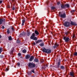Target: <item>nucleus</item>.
I'll use <instances>...</instances> for the list:
<instances>
[{"label":"nucleus","instance_id":"f257e3e1","mask_svg":"<svg viewBox=\"0 0 77 77\" xmlns=\"http://www.w3.org/2000/svg\"><path fill=\"white\" fill-rule=\"evenodd\" d=\"M43 52L44 53H47V54H50L51 53V50L48 49H47L45 48H44V49L42 50Z\"/></svg>","mask_w":77,"mask_h":77},{"label":"nucleus","instance_id":"f03ea898","mask_svg":"<svg viewBox=\"0 0 77 77\" xmlns=\"http://www.w3.org/2000/svg\"><path fill=\"white\" fill-rule=\"evenodd\" d=\"M30 39H33V40H35V41L38 40V38H37V37H35V34L34 33L32 34V35L30 37Z\"/></svg>","mask_w":77,"mask_h":77},{"label":"nucleus","instance_id":"7ed1b4c3","mask_svg":"<svg viewBox=\"0 0 77 77\" xmlns=\"http://www.w3.org/2000/svg\"><path fill=\"white\" fill-rule=\"evenodd\" d=\"M35 65L33 63H28V66L30 68H34L35 67Z\"/></svg>","mask_w":77,"mask_h":77},{"label":"nucleus","instance_id":"20e7f679","mask_svg":"<svg viewBox=\"0 0 77 77\" xmlns=\"http://www.w3.org/2000/svg\"><path fill=\"white\" fill-rule=\"evenodd\" d=\"M63 39L65 40V42H68L70 40V39H69V38L66 37V36H64L63 38Z\"/></svg>","mask_w":77,"mask_h":77},{"label":"nucleus","instance_id":"39448f33","mask_svg":"<svg viewBox=\"0 0 77 77\" xmlns=\"http://www.w3.org/2000/svg\"><path fill=\"white\" fill-rule=\"evenodd\" d=\"M64 26L65 27H69L70 26V23L68 22H65L64 23Z\"/></svg>","mask_w":77,"mask_h":77},{"label":"nucleus","instance_id":"423d86ee","mask_svg":"<svg viewBox=\"0 0 77 77\" xmlns=\"http://www.w3.org/2000/svg\"><path fill=\"white\" fill-rule=\"evenodd\" d=\"M4 21V23H5V19H4L3 20L2 19H0V24H2Z\"/></svg>","mask_w":77,"mask_h":77},{"label":"nucleus","instance_id":"0eeeda50","mask_svg":"<svg viewBox=\"0 0 77 77\" xmlns=\"http://www.w3.org/2000/svg\"><path fill=\"white\" fill-rule=\"evenodd\" d=\"M60 60H59L57 65L56 66V68H59L60 64Z\"/></svg>","mask_w":77,"mask_h":77},{"label":"nucleus","instance_id":"6e6552de","mask_svg":"<svg viewBox=\"0 0 77 77\" xmlns=\"http://www.w3.org/2000/svg\"><path fill=\"white\" fill-rule=\"evenodd\" d=\"M60 17L61 18H65L66 17V14L65 13H64L63 14H61L60 15Z\"/></svg>","mask_w":77,"mask_h":77},{"label":"nucleus","instance_id":"1a4fd4ad","mask_svg":"<svg viewBox=\"0 0 77 77\" xmlns=\"http://www.w3.org/2000/svg\"><path fill=\"white\" fill-rule=\"evenodd\" d=\"M70 75L71 77H74V72H70Z\"/></svg>","mask_w":77,"mask_h":77},{"label":"nucleus","instance_id":"9d476101","mask_svg":"<svg viewBox=\"0 0 77 77\" xmlns=\"http://www.w3.org/2000/svg\"><path fill=\"white\" fill-rule=\"evenodd\" d=\"M70 24L74 26H77V23H76L72 21L71 22Z\"/></svg>","mask_w":77,"mask_h":77},{"label":"nucleus","instance_id":"9b49d317","mask_svg":"<svg viewBox=\"0 0 77 77\" xmlns=\"http://www.w3.org/2000/svg\"><path fill=\"white\" fill-rule=\"evenodd\" d=\"M26 33L23 32V33L21 34H20V35L19 36V37H21V36H24L25 35Z\"/></svg>","mask_w":77,"mask_h":77},{"label":"nucleus","instance_id":"f8f14e48","mask_svg":"<svg viewBox=\"0 0 77 77\" xmlns=\"http://www.w3.org/2000/svg\"><path fill=\"white\" fill-rule=\"evenodd\" d=\"M34 59V57H33V56H32L29 59V61H30V62H31V61H32V60H33Z\"/></svg>","mask_w":77,"mask_h":77},{"label":"nucleus","instance_id":"ddd939ff","mask_svg":"<svg viewBox=\"0 0 77 77\" xmlns=\"http://www.w3.org/2000/svg\"><path fill=\"white\" fill-rule=\"evenodd\" d=\"M59 44L56 43L55 45L54 46V48H55L56 47H59Z\"/></svg>","mask_w":77,"mask_h":77},{"label":"nucleus","instance_id":"4468645a","mask_svg":"<svg viewBox=\"0 0 77 77\" xmlns=\"http://www.w3.org/2000/svg\"><path fill=\"white\" fill-rule=\"evenodd\" d=\"M30 57V55H26V59H29Z\"/></svg>","mask_w":77,"mask_h":77},{"label":"nucleus","instance_id":"2eb2a0df","mask_svg":"<svg viewBox=\"0 0 77 77\" xmlns=\"http://www.w3.org/2000/svg\"><path fill=\"white\" fill-rule=\"evenodd\" d=\"M42 42V40H38L36 42V44H38L39 42Z\"/></svg>","mask_w":77,"mask_h":77},{"label":"nucleus","instance_id":"dca6fc26","mask_svg":"<svg viewBox=\"0 0 77 77\" xmlns=\"http://www.w3.org/2000/svg\"><path fill=\"white\" fill-rule=\"evenodd\" d=\"M61 7L62 9H65V5H61Z\"/></svg>","mask_w":77,"mask_h":77},{"label":"nucleus","instance_id":"f3484780","mask_svg":"<svg viewBox=\"0 0 77 77\" xmlns=\"http://www.w3.org/2000/svg\"><path fill=\"white\" fill-rule=\"evenodd\" d=\"M35 33L37 35H38L39 34V32H38V31L37 30H35Z\"/></svg>","mask_w":77,"mask_h":77},{"label":"nucleus","instance_id":"a211bd4d","mask_svg":"<svg viewBox=\"0 0 77 77\" xmlns=\"http://www.w3.org/2000/svg\"><path fill=\"white\" fill-rule=\"evenodd\" d=\"M22 26H24V23H25V20H23L22 21Z\"/></svg>","mask_w":77,"mask_h":77},{"label":"nucleus","instance_id":"6ab92c4d","mask_svg":"<svg viewBox=\"0 0 77 77\" xmlns=\"http://www.w3.org/2000/svg\"><path fill=\"white\" fill-rule=\"evenodd\" d=\"M8 39L9 41H12V37L11 36H10L8 37Z\"/></svg>","mask_w":77,"mask_h":77},{"label":"nucleus","instance_id":"aec40b11","mask_svg":"<svg viewBox=\"0 0 77 77\" xmlns=\"http://www.w3.org/2000/svg\"><path fill=\"white\" fill-rule=\"evenodd\" d=\"M32 74V72L30 71L28 73V75H31Z\"/></svg>","mask_w":77,"mask_h":77},{"label":"nucleus","instance_id":"412c9836","mask_svg":"<svg viewBox=\"0 0 77 77\" xmlns=\"http://www.w3.org/2000/svg\"><path fill=\"white\" fill-rule=\"evenodd\" d=\"M22 52L23 53H26L27 52V51L26 50V49H24L23 50Z\"/></svg>","mask_w":77,"mask_h":77},{"label":"nucleus","instance_id":"4be33fe9","mask_svg":"<svg viewBox=\"0 0 77 77\" xmlns=\"http://www.w3.org/2000/svg\"><path fill=\"white\" fill-rule=\"evenodd\" d=\"M65 7H67V8H69V5L68 4H66L65 5Z\"/></svg>","mask_w":77,"mask_h":77},{"label":"nucleus","instance_id":"5701e85b","mask_svg":"<svg viewBox=\"0 0 77 77\" xmlns=\"http://www.w3.org/2000/svg\"><path fill=\"white\" fill-rule=\"evenodd\" d=\"M44 45V43H41L40 44V45L41 46V47H43Z\"/></svg>","mask_w":77,"mask_h":77},{"label":"nucleus","instance_id":"b1692460","mask_svg":"<svg viewBox=\"0 0 77 77\" xmlns=\"http://www.w3.org/2000/svg\"><path fill=\"white\" fill-rule=\"evenodd\" d=\"M60 68H61V69H65V67H64V66H61L60 67Z\"/></svg>","mask_w":77,"mask_h":77},{"label":"nucleus","instance_id":"393cba45","mask_svg":"<svg viewBox=\"0 0 77 77\" xmlns=\"http://www.w3.org/2000/svg\"><path fill=\"white\" fill-rule=\"evenodd\" d=\"M27 32H28L27 33V36H29L30 35V32L28 30H27Z\"/></svg>","mask_w":77,"mask_h":77},{"label":"nucleus","instance_id":"a878e982","mask_svg":"<svg viewBox=\"0 0 77 77\" xmlns=\"http://www.w3.org/2000/svg\"><path fill=\"white\" fill-rule=\"evenodd\" d=\"M2 48H0V54H1V53H2V51H3V50H2Z\"/></svg>","mask_w":77,"mask_h":77},{"label":"nucleus","instance_id":"bb28decb","mask_svg":"<svg viewBox=\"0 0 77 77\" xmlns=\"http://www.w3.org/2000/svg\"><path fill=\"white\" fill-rule=\"evenodd\" d=\"M35 62H38L39 60H38V59H35Z\"/></svg>","mask_w":77,"mask_h":77},{"label":"nucleus","instance_id":"cd10ccee","mask_svg":"<svg viewBox=\"0 0 77 77\" xmlns=\"http://www.w3.org/2000/svg\"><path fill=\"white\" fill-rule=\"evenodd\" d=\"M7 32V33L9 34V33H10V31L9 30V29H8Z\"/></svg>","mask_w":77,"mask_h":77},{"label":"nucleus","instance_id":"c85d7f7f","mask_svg":"<svg viewBox=\"0 0 77 77\" xmlns=\"http://www.w3.org/2000/svg\"><path fill=\"white\" fill-rule=\"evenodd\" d=\"M17 43H20V40H19V39L18 38L17 39Z\"/></svg>","mask_w":77,"mask_h":77},{"label":"nucleus","instance_id":"c756f323","mask_svg":"<svg viewBox=\"0 0 77 77\" xmlns=\"http://www.w3.org/2000/svg\"><path fill=\"white\" fill-rule=\"evenodd\" d=\"M54 9H55V7H51V9L52 10H54Z\"/></svg>","mask_w":77,"mask_h":77},{"label":"nucleus","instance_id":"7c9ffc66","mask_svg":"<svg viewBox=\"0 0 77 77\" xmlns=\"http://www.w3.org/2000/svg\"><path fill=\"white\" fill-rule=\"evenodd\" d=\"M74 56H77V52H75V53H74Z\"/></svg>","mask_w":77,"mask_h":77},{"label":"nucleus","instance_id":"2f4dec72","mask_svg":"<svg viewBox=\"0 0 77 77\" xmlns=\"http://www.w3.org/2000/svg\"><path fill=\"white\" fill-rule=\"evenodd\" d=\"M31 72H33V73H35V70H34V69L31 70Z\"/></svg>","mask_w":77,"mask_h":77},{"label":"nucleus","instance_id":"473e14b6","mask_svg":"<svg viewBox=\"0 0 77 77\" xmlns=\"http://www.w3.org/2000/svg\"><path fill=\"white\" fill-rule=\"evenodd\" d=\"M4 57V56H3L2 55L0 56L1 58H2V59Z\"/></svg>","mask_w":77,"mask_h":77},{"label":"nucleus","instance_id":"72a5a7b5","mask_svg":"<svg viewBox=\"0 0 77 77\" xmlns=\"http://www.w3.org/2000/svg\"><path fill=\"white\" fill-rule=\"evenodd\" d=\"M20 65V63H17V65H18V66H19Z\"/></svg>","mask_w":77,"mask_h":77},{"label":"nucleus","instance_id":"f704fd0d","mask_svg":"<svg viewBox=\"0 0 77 77\" xmlns=\"http://www.w3.org/2000/svg\"><path fill=\"white\" fill-rule=\"evenodd\" d=\"M21 53H19L18 54V56H21Z\"/></svg>","mask_w":77,"mask_h":77},{"label":"nucleus","instance_id":"c9c22d12","mask_svg":"<svg viewBox=\"0 0 77 77\" xmlns=\"http://www.w3.org/2000/svg\"><path fill=\"white\" fill-rule=\"evenodd\" d=\"M8 70H9V69H8V68H7L6 69L5 71H8Z\"/></svg>","mask_w":77,"mask_h":77},{"label":"nucleus","instance_id":"e433bc0d","mask_svg":"<svg viewBox=\"0 0 77 77\" xmlns=\"http://www.w3.org/2000/svg\"><path fill=\"white\" fill-rule=\"evenodd\" d=\"M75 12V10H72L71 11V12Z\"/></svg>","mask_w":77,"mask_h":77},{"label":"nucleus","instance_id":"4c0bfd02","mask_svg":"<svg viewBox=\"0 0 77 77\" xmlns=\"http://www.w3.org/2000/svg\"><path fill=\"white\" fill-rule=\"evenodd\" d=\"M11 29H14V27H13V26H11Z\"/></svg>","mask_w":77,"mask_h":77},{"label":"nucleus","instance_id":"58836bf2","mask_svg":"<svg viewBox=\"0 0 77 77\" xmlns=\"http://www.w3.org/2000/svg\"><path fill=\"white\" fill-rule=\"evenodd\" d=\"M2 29H5V26H2Z\"/></svg>","mask_w":77,"mask_h":77},{"label":"nucleus","instance_id":"ea45409f","mask_svg":"<svg viewBox=\"0 0 77 77\" xmlns=\"http://www.w3.org/2000/svg\"><path fill=\"white\" fill-rule=\"evenodd\" d=\"M12 10H13V11H14V10H15V8L14 7H13L12 8Z\"/></svg>","mask_w":77,"mask_h":77},{"label":"nucleus","instance_id":"a19ab883","mask_svg":"<svg viewBox=\"0 0 77 77\" xmlns=\"http://www.w3.org/2000/svg\"><path fill=\"white\" fill-rule=\"evenodd\" d=\"M41 62H44V60H41Z\"/></svg>","mask_w":77,"mask_h":77},{"label":"nucleus","instance_id":"79ce46f5","mask_svg":"<svg viewBox=\"0 0 77 77\" xmlns=\"http://www.w3.org/2000/svg\"><path fill=\"white\" fill-rule=\"evenodd\" d=\"M59 4H60V2H57V5H59Z\"/></svg>","mask_w":77,"mask_h":77},{"label":"nucleus","instance_id":"37998d69","mask_svg":"<svg viewBox=\"0 0 77 77\" xmlns=\"http://www.w3.org/2000/svg\"><path fill=\"white\" fill-rule=\"evenodd\" d=\"M62 41L61 40V39H60V43H62Z\"/></svg>","mask_w":77,"mask_h":77},{"label":"nucleus","instance_id":"c03bdc74","mask_svg":"<svg viewBox=\"0 0 77 77\" xmlns=\"http://www.w3.org/2000/svg\"><path fill=\"white\" fill-rule=\"evenodd\" d=\"M3 2V1H0V4L2 3Z\"/></svg>","mask_w":77,"mask_h":77},{"label":"nucleus","instance_id":"a18cd8bd","mask_svg":"<svg viewBox=\"0 0 77 77\" xmlns=\"http://www.w3.org/2000/svg\"><path fill=\"white\" fill-rule=\"evenodd\" d=\"M75 37V35H73V38H74Z\"/></svg>","mask_w":77,"mask_h":77},{"label":"nucleus","instance_id":"49530a36","mask_svg":"<svg viewBox=\"0 0 77 77\" xmlns=\"http://www.w3.org/2000/svg\"><path fill=\"white\" fill-rule=\"evenodd\" d=\"M33 44L34 45H35V44H36L35 43V42H33Z\"/></svg>","mask_w":77,"mask_h":77},{"label":"nucleus","instance_id":"de8ad7c7","mask_svg":"<svg viewBox=\"0 0 77 77\" xmlns=\"http://www.w3.org/2000/svg\"><path fill=\"white\" fill-rule=\"evenodd\" d=\"M60 12H59V15H60Z\"/></svg>","mask_w":77,"mask_h":77},{"label":"nucleus","instance_id":"09e8293b","mask_svg":"<svg viewBox=\"0 0 77 77\" xmlns=\"http://www.w3.org/2000/svg\"><path fill=\"white\" fill-rule=\"evenodd\" d=\"M2 38V36L0 35V38Z\"/></svg>","mask_w":77,"mask_h":77},{"label":"nucleus","instance_id":"8fccbe9b","mask_svg":"<svg viewBox=\"0 0 77 77\" xmlns=\"http://www.w3.org/2000/svg\"><path fill=\"white\" fill-rule=\"evenodd\" d=\"M13 51H14V50H13V51H11V53H13Z\"/></svg>","mask_w":77,"mask_h":77},{"label":"nucleus","instance_id":"3c124183","mask_svg":"<svg viewBox=\"0 0 77 77\" xmlns=\"http://www.w3.org/2000/svg\"><path fill=\"white\" fill-rule=\"evenodd\" d=\"M66 35H67V32H66Z\"/></svg>","mask_w":77,"mask_h":77},{"label":"nucleus","instance_id":"603ef678","mask_svg":"<svg viewBox=\"0 0 77 77\" xmlns=\"http://www.w3.org/2000/svg\"><path fill=\"white\" fill-rule=\"evenodd\" d=\"M51 33H52V34H53V33L52 32H51Z\"/></svg>","mask_w":77,"mask_h":77},{"label":"nucleus","instance_id":"864d4df0","mask_svg":"<svg viewBox=\"0 0 77 77\" xmlns=\"http://www.w3.org/2000/svg\"><path fill=\"white\" fill-rule=\"evenodd\" d=\"M1 43V42L0 41V44Z\"/></svg>","mask_w":77,"mask_h":77},{"label":"nucleus","instance_id":"5fc2aeb1","mask_svg":"<svg viewBox=\"0 0 77 77\" xmlns=\"http://www.w3.org/2000/svg\"><path fill=\"white\" fill-rule=\"evenodd\" d=\"M3 73V74H4V72H3V73Z\"/></svg>","mask_w":77,"mask_h":77},{"label":"nucleus","instance_id":"6e6d98bb","mask_svg":"<svg viewBox=\"0 0 77 77\" xmlns=\"http://www.w3.org/2000/svg\"><path fill=\"white\" fill-rule=\"evenodd\" d=\"M13 1H14L15 0H13Z\"/></svg>","mask_w":77,"mask_h":77},{"label":"nucleus","instance_id":"4d7b16f0","mask_svg":"<svg viewBox=\"0 0 77 77\" xmlns=\"http://www.w3.org/2000/svg\"><path fill=\"white\" fill-rule=\"evenodd\" d=\"M46 27H47V26H46Z\"/></svg>","mask_w":77,"mask_h":77},{"label":"nucleus","instance_id":"13d9d810","mask_svg":"<svg viewBox=\"0 0 77 77\" xmlns=\"http://www.w3.org/2000/svg\"><path fill=\"white\" fill-rule=\"evenodd\" d=\"M13 30H14V29H13Z\"/></svg>","mask_w":77,"mask_h":77}]
</instances>
